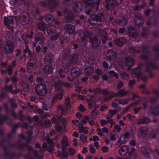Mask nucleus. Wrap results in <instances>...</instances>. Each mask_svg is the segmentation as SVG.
Listing matches in <instances>:
<instances>
[{
    "mask_svg": "<svg viewBox=\"0 0 159 159\" xmlns=\"http://www.w3.org/2000/svg\"><path fill=\"white\" fill-rule=\"evenodd\" d=\"M55 80H56L54 86L56 93H55V95L54 96L53 98L52 97V98H53L52 101L58 98L60 100L62 98L63 91L61 89V85H63L67 87L70 86V85L67 83H61L60 82H59V80H58V77H56Z\"/></svg>",
    "mask_w": 159,
    "mask_h": 159,
    "instance_id": "f257e3e1",
    "label": "nucleus"
},
{
    "mask_svg": "<svg viewBox=\"0 0 159 159\" xmlns=\"http://www.w3.org/2000/svg\"><path fill=\"white\" fill-rule=\"evenodd\" d=\"M104 20V17L101 13L98 14L97 15H92L89 18V21L92 25L96 24L98 21L102 22Z\"/></svg>",
    "mask_w": 159,
    "mask_h": 159,
    "instance_id": "f03ea898",
    "label": "nucleus"
},
{
    "mask_svg": "<svg viewBox=\"0 0 159 159\" xmlns=\"http://www.w3.org/2000/svg\"><path fill=\"white\" fill-rule=\"evenodd\" d=\"M35 91L37 95L39 96H44L48 92L47 87L43 84L36 85L35 87Z\"/></svg>",
    "mask_w": 159,
    "mask_h": 159,
    "instance_id": "7ed1b4c3",
    "label": "nucleus"
},
{
    "mask_svg": "<svg viewBox=\"0 0 159 159\" xmlns=\"http://www.w3.org/2000/svg\"><path fill=\"white\" fill-rule=\"evenodd\" d=\"M123 1V0H106V8L108 9L113 10L116 7L121 4Z\"/></svg>",
    "mask_w": 159,
    "mask_h": 159,
    "instance_id": "20e7f679",
    "label": "nucleus"
},
{
    "mask_svg": "<svg viewBox=\"0 0 159 159\" xmlns=\"http://www.w3.org/2000/svg\"><path fill=\"white\" fill-rule=\"evenodd\" d=\"M56 28L53 25L50 26L47 29L48 34L51 36L50 38L51 40H55L58 38L59 34L56 32Z\"/></svg>",
    "mask_w": 159,
    "mask_h": 159,
    "instance_id": "39448f33",
    "label": "nucleus"
},
{
    "mask_svg": "<svg viewBox=\"0 0 159 159\" xmlns=\"http://www.w3.org/2000/svg\"><path fill=\"white\" fill-rule=\"evenodd\" d=\"M83 4L85 5L84 8L87 15H89L91 12V9L93 8L95 4L93 0H88L83 2Z\"/></svg>",
    "mask_w": 159,
    "mask_h": 159,
    "instance_id": "423d86ee",
    "label": "nucleus"
},
{
    "mask_svg": "<svg viewBox=\"0 0 159 159\" xmlns=\"http://www.w3.org/2000/svg\"><path fill=\"white\" fill-rule=\"evenodd\" d=\"M15 17L12 16H4V23L5 25L7 26V27L9 29H11V31L13 33L14 30L12 29L13 27V25L14 24V18H15Z\"/></svg>",
    "mask_w": 159,
    "mask_h": 159,
    "instance_id": "0eeeda50",
    "label": "nucleus"
},
{
    "mask_svg": "<svg viewBox=\"0 0 159 159\" xmlns=\"http://www.w3.org/2000/svg\"><path fill=\"white\" fill-rule=\"evenodd\" d=\"M19 19L20 23L23 25H26L29 22V17L26 13L22 14L19 16H17L16 20Z\"/></svg>",
    "mask_w": 159,
    "mask_h": 159,
    "instance_id": "6e6552de",
    "label": "nucleus"
},
{
    "mask_svg": "<svg viewBox=\"0 0 159 159\" xmlns=\"http://www.w3.org/2000/svg\"><path fill=\"white\" fill-rule=\"evenodd\" d=\"M66 122V119L64 117L62 118L61 119V121L56 125L55 126L56 130L57 131H61L66 127L65 124Z\"/></svg>",
    "mask_w": 159,
    "mask_h": 159,
    "instance_id": "1a4fd4ad",
    "label": "nucleus"
},
{
    "mask_svg": "<svg viewBox=\"0 0 159 159\" xmlns=\"http://www.w3.org/2000/svg\"><path fill=\"white\" fill-rule=\"evenodd\" d=\"M128 18L126 16H118L115 20L114 23L115 25H117L119 26L125 25L127 21Z\"/></svg>",
    "mask_w": 159,
    "mask_h": 159,
    "instance_id": "9d476101",
    "label": "nucleus"
},
{
    "mask_svg": "<svg viewBox=\"0 0 159 159\" xmlns=\"http://www.w3.org/2000/svg\"><path fill=\"white\" fill-rule=\"evenodd\" d=\"M101 92L104 95V99L105 101L115 97L114 96L115 93L112 92H109L106 89H104L101 90Z\"/></svg>",
    "mask_w": 159,
    "mask_h": 159,
    "instance_id": "9b49d317",
    "label": "nucleus"
},
{
    "mask_svg": "<svg viewBox=\"0 0 159 159\" xmlns=\"http://www.w3.org/2000/svg\"><path fill=\"white\" fill-rule=\"evenodd\" d=\"M80 73V70L78 68H72L70 70V75H68V79L70 80H72L71 77H77Z\"/></svg>",
    "mask_w": 159,
    "mask_h": 159,
    "instance_id": "f8f14e48",
    "label": "nucleus"
},
{
    "mask_svg": "<svg viewBox=\"0 0 159 159\" xmlns=\"http://www.w3.org/2000/svg\"><path fill=\"white\" fill-rule=\"evenodd\" d=\"M142 65L139 66L136 68L132 70L131 75L134 77H136L139 79L141 75V73L140 72V69Z\"/></svg>",
    "mask_w": 159,
    "mask_h": 159,
    "instance_id": "ddd939ff",
    "label": "nucleus"
},
{
    "mask_svg": "<svg viewBox=\"0 0 159 159\" xmlns=\"http://www.w3.org/2000/svg\"><path fill=\"white\" fill-rule=\"evenodd\" d=\"M134 21L135 24L138 26H142L143 23V21L142 18V16L140 14L135 15Z\"/></svg>",
    "mask_w": 159,
    "mask_h": 159,
    "instance_id": "4468645a",
    "label": "nucleus"
},
{
    "mask_svg": "<svg viewBox=\"0 0 159 159\" xmlns=\"http://www.w3.org/2000/svg\"><path fill=\"white\" fill-rule=\"evenodd\" d=\"M92 34L91 32L86 30L84 31V33L78 34L79 38L82 41H85L86 38L89 37Z\"/></svg>",
    "mask_w": 159,
    "mask_h": 159,
    "instance_id": "2eb2a0df",
    "label": "nucleus"
},
{
    "mask_svg": "<svg viewBox=\"0 0 159 159\" xmlns=\"http://www.w3.org/2000/svg\"><path fill=\"white\" fill-rule=\"evenodd\" d=\"M134 63V59L131 57H127L125 58V65L128 67V69L129 70V67L132 66Z\"/></svg>",
    "mask_w": 159,
    "mask_h": 159,
    "instance_id": "dca6fc26",
    "label": "nucleus"
},
{
    "mask_svg": "<svg viewBox=\"0 0 159 159\" xmlns=\"http://www.w3.org/2000/svg\"><path fill=\"white\" fill-rule=\"evenodd\" d=\"M4 48L7 53H9L11 52L13 49L12 42L10 41H7L5 45Z\"/></svg>",
    "mask_w": 159,
    "mask_h": 159,
    "instance_id": "f3484780",
    "label": "nucleus"
},
{
    "mask_svg": "<svg viewBox=\"0 0 159 159\" xmlns=\"http://www.w3.org/2000/svg\"><path fill=\"white\" fill-rule=\"evenodd\" d=\"M106 58L108 60L115 59L116 57L115 52L112 50H111L107 52L106 54Z\"/></svg>",
    "mask_w": 159,
    "mask_h": 159,
    "instance_id": "a211bd4d",
    "label": "nucleus"
},
{
    "mask_svg": "<svg viewBox=\"0 0 159 159\" xmlns=\"http://www.w3.org/2000/svg\"><path fill=\"white\" fill-rule=\"evenodd\" d=\"M129 148L126 145H123L120 147L119 150V153L122 156L125 155L129 151Z\"/></svg>",
    "mask_w": 159,
    "mask_h": 159,
    "instance_id": "6ab92c4d",
    "label": "nucleus"
},
{
    "mask_svg": "<svg viewBox=\"0 0 159 159\" xmlns=\"http://www.w3.org/2000/svg\"><path fill=\"white\" fill-rule=\"evenodd\" d=\"M73 8L76 12H80L82 8V4L80 2L74 3Z\"/></svg>",
    "mask_w": 159,
    "mask_h": 159,
    "instance_id": "aec40b11",
    "label": "nucleus"
},
{
    "mask_svg": "<svg viewBox=\"0 0 159 159\" xmlns=\"http://www.w3.org/2000/svg\"><path fill=\"white\" fill-rule=\"evenodd\" d=\"M66 31L69 34H72L75 31L74 26L71 24H67L65 26Z\"/></svg>",
    "mask_w": 159,
    "mask_h": 159,
    "instance_id": "412c9836",
    "label": "nucleus"
},
{
    "mask_svg": "<svg viewBox=\"0 0 159 159\" xmlns=\"http://www.w3.org/2000/svg\"><path fill=\"white\" fill-rule=\"evenodd\" d=\"M148 129L145 127H142L140 130L139 136L140 138H144L146 136L148 132Z\"/></svg>",
    "mask_w": 159,
    "mask_h": 159,
    "instance_id": "4be33fe9",
    "label": "nucleus"
},
{
    "mask_svg": "<svg viewBox=\"0 0 159 159\" xmlns=\"http://www.w3.org/2000/svg\"><path fill=\"white\" fill-rule=\"evenodd\" d=\"M115 44L118 46H122L125 43V40L124 38L120 37L114 41Z\"/></svg>",
    "mask_w": 159,
    "mask_h": 159,
    "instance_id": "5701e85b",
    "label": "nucleus"
},
{
    "mask_svg": "<svg viewBox=\"0 0 159 159\" xmlns=\"http://www.w3.org/2000/svg\"><path fill=\"white\" fill-rule=\"evenodd\" d=\"M75 152V150L72 148H70L69 149L68 152H64L63 153L62 156L65 158H66L67 157V154L70 156H72L74 154Z\"/></svg>",
    "mask_w": 159,
    "mask_h": 159,
    "instance_id": "b1692460",
    "label": "nucleus"
},
{
    "mask_svg": "<svg viewBox=\"0 0 159 159\" xmlns=\"http://www.w3.org/2000/svg\"><path fill=\"white\" fill-rule=\"evenodd\" d=\"M125 143V140L123 134L121 135L116 143V144L118 146Z\"/></svg>",
    "mask_w": 159,
    "mask_h": 159,
    "instance_id": "393cba45",
    "label": "nucleus"
},
{
    "mask_svg": "<svg viewBox=\"0 0 159 159\" xmlns=\"http://www.w3.org/2000/svg\"><path fill=\"white\" fill-rule=\"evenodd\" d=\"M78 131L80 133H83L85 134H87L89 133L88 131L87 130V128L83 127L82 123H80L79 125Z\"/></svg>",
    "mask_w": 159,
    "mask_h": 159,
    "instance_id": "a878e982",
    "label": "nucleus"
},
{
    "mask_svg": "<svg viewBox=\"0 0 159 159\" xmlns=\"http://www.w3.org/2000/svg\"><path fill=\"white\" fill-rule=\"evenodd\" d=\"M109 30L108 29L106 30H101V31L100 32V35H102V36L103 37V39L102 40L103 43H106V41L105 40L107 39V33L108 32Z\"/></svg>",
    "mask_w": 159,
    "mask_h": 159,
    "instance_id": "bb28decb",
    "label": "nucleus"
},
{
    "mask_svg": "<svg viewBox=\"0 0 159 159\" xmlns=\"http://www.w3.org/2000/svg\"><path fill=\"white\" fill-rule=\"evenodd\" d=\"M92 45L93 47H95L99 45L100 42L97 38L95 37L94 38H90Z\"/></svg>",
    "mask_w": 159,
    "mask_h": 159,
    "instance_id": "cd10ccee",
    "label": "nucleus"
},
{
    "mask_svg": "<svg viewBox=\"0 0 159 159\" xmlns=\"http://www.w3.org/2000/svg\"><path fill=\"white\" fill-rule=\"evenodd\" d=\"M128 30L129 34L133 37H135L137 35V34L134 27L130 26Z\"/></svg>",
    "mask_w": 159,
    "mask_h": 159,
    "instance_id": "c85d7f7f",
    "label": "nucleus"
},
{
    "mask_svg": "<svg viewBox=\"0 0 159 159\" xmlns=\"http://www.w3.org/2000/svg\"><path fill=\"white\" fill-rule=\"evenodd\" d=\"M142 152L145 156L147 157H149L152 154L151 150L148 148H144Z\"/></svg>",
    "mask_w": 159,
    "mask_h": 159,
    "instance_id": "c756f323",
    "label": "nucleus"
},
{
    "mask_svg": "<svg viewBox=\"0 0 159 159\" xmlns=\"http://www.w3.org/2000/svg\"><path fill=\"white\" fill-rule=\"evenodd\" d=\"M36 67L35 65L33 62H28L27 65V70L28 72H30L31 71H33Z\"/></svg>",
    "mask_w": 159,
    "mask_h": 159,
    "instance_id": "7c9ffc66",
    "label": "nucleus"
},
{
    "mask_svg": "<svg viewBox=\"0 0 159 159\" xmlns=\"http://www.w3.org/2000/svg\"><path fill=\"white\" fill-rule=\"evenodd\" d=\"M150 111L154 115H158L159 114V106H157L153 108L151 107Z\"/></svg>",
    "mask_w": 159,
    "mask_h": 159,
    "instance_id": "2f4dec72",
    "label": "nucleus"
},
{
    "mask_svg": "<svg viewBox=\"0 0 159 159\" xmlns=\"http://www.w3.org/2000/svg\"><path fill=\"white\" fill-rule=\"evenodd\" d=\"M44 70L47 74H49L52 71V66L50 65H46L44 66Z\"/></svg>",
    "mask_w": 159,
    "mask_h": 159,
    "instance_id": "473e14b6",
    "label": "nucleus"
},
{
    "mask_svg": "<svg viewBox=\"0 0 159 159\" xmlns=\"http://www.w3.org/2000/svg\"><path fill=\"white\" fill-rule=\"evenodd\" d=\"M150 120L149 119L146 118H143L142 119L140 118L137 121V123L138 125H139L142 123H148Z\"/></svg>",
    "mask_w": 159,
    "mask_h": 159,
    "instance_id": "72a5a7b5",
    "label": "nucleus"
},
{
    "mask_svg": "<svg viewBox=\"0 0 159 159\" xmlns=\"http://www.w3.org/2000/svg\"><path fill=\"white\" fill-rule=\"evenodd\" d=\"M84 72L87 75H90L93 73V69L90 66L87 67L85 69Z\"/></svg>",
    "mask_w": 159,
    "mask_h": 159,
    "instance_id": "f704fd0d",
    "label": "nucleus"
},
{
    "mask_svg": "<svg viewBox=\"0 0 159 159\" xmlns=\"http://www.w3.org/2000/svg\"><path fill=\"white\" fill-rule=\"evenodd\" d=\"M127 93L126 91H125L124 90H120L117 93H115L114 96L115 97L119 96L121 97L123 96H125Z\"/></svg>",
    "mask_w": 159,
    "mask_h": 159,
    "instance_id": "c9c22d12",
    "label": "nucleus"
},
{
    "mask_svg": "<svg viewBox=\"0 0 159 159\" xmlns=\"http://www.w3.org/2000/svg\"><path fill=\"white\" fill-rule=\"evenodd\" d=\"M58 5V3L54 0H52L49 3V7L51 9H54L57 7Z\"/></svg>",
    "mask_w": 159,
    "mask_h": 159,
    "instance_id": "e433bc0d",
    "label": "nucleus"
},
{
    "mask_svg": "<svg viewBox=\"0 0 159 159\" xmlns=\"http://www.w3.org/2000/svg\"><path fill=\"white\" fill-rule=\"evenodd\" d=\"M116 101L118 102L119 104L121 105H125L128 103L129 99H116L115 100Z\"/></svg>",
    "mask_w": 159,
    "mask_h": 159,
    "instance_id": "4c0bfd02",
    "label": "nucleus"
},
{
    "mask_svg": "<svg viewBox=\"0 0 159 159\" xmlns=\"http://www.w3.org/2000/svg\"><path fill=\"white\" fill-rule=\"evenodd\" d=\"M46 20L48 23H51L53 21L54 18L52 15H48L46 16Z\"/></svg>",
    "mask_w": 159,
    "mask_h": 159,
    "instance_id": "58836bf2",
    "label": "nucleus"
},
{
    "mask_svg": "<svg viewBox=\"0 0 159 159\" xmlns=\"http://www.w3.org/2000/svg\"><path fill=\"white\" fill-rule=\"evenodd\" d=\"M38 27L40 30L42 31H44L45 30L46 28L45 23L43 22H39L38 24Z\"/></svg>",
    "mask_w": 159,
    "mask_h": 159,
    "instance_id": "ea45409f",
    "label": "nucleus"
},
{
    "mask_svg": "<svg viewBox=\"0 0 159 159\" xmlns=\"http://www.w3.org/2000/svg\"><path fill=\"white\" fill-rule=\"evenodd\" d=\"M34 39L36 42L40 41V42L39 43L40 44H43L44 43V38L43 36L41 37H35Z\"/></svg>",
    "mask_w": 159,
    "mask_h": 159,
    "instance_id": "a19ab883",
    "label": "nucleus"
},
{
    "mask_svg": "<svg viewBox=\"0 0 159 159\" xmlns=\"http://www.w3.org/2000/svg\"><path fill=\"white\" fill-rule=\"evenodd\" d=\"M109 113L106 116H108L110 118L116 115L117 111L116 110H109Z\"/></svg>",
    "mask_w": 159,
    "mask_h": 159,
    "instance_id": "79ce46f5",
    "label": "nucleus"
},
{
    "mask_svg": "<svg viewBox=\"0 0 159 159\" xmlns=\"http://www.w3.org/2000/svg\"><path fill=\"white\" fill-rule=\"evenodd\" d=\"M61 144L63 147H66L68 145V139L66 137H63L61 141Z\"/></svg>",
    "mask_w": 159,
    "mask_h": 159,
    "instance_id": "37998d69",
    "label": "nucleus"
},
{
    "mask_svg": "<svg viewBox=\"0 0 159 159\" xmlns=\"http://www.w3.org/2000/svg\"><path fill=\"white\" fill-rule=\"evenodd\" d=\"M148 33V29L146 27H143L142 32V35L146 38L147 37Z\"/></svg>",
    "mask_w": 159,
    "mask_h": 159,
    "instance_id": "c03bdc74",
    "label": "nucleus"
},
{
    "mask_svg": "<svg viewBox=\"0 0 159 159\" xmlns=\"http://www.w3.org/2000/svg\"><path fill=\"white\" fill-rule=\"evenodd\" d=\"M110 139L111 141H115L116 139V132L115 131H111L110 136Z\"/></svg>",
    "mask_w": 159,
    "mask_h": 159,
    "instance_id": "a18cd8bd",
    "label": "nucleus"
},
{
    "mask_svg": "<svg viewBox=\"0 0 159 159\" xmlns=\"http://www.w3.org/2000/svg\"><path fill=\"white\" fill-rule=\"evenodd\" d=\"M114 131L116 132L117 133L120 132L121 130L120 126L118 125H116L114 127Z\"/></svg>",
    "mask_w": 159,
    "mask_h": 159,
    "instance_id": "49530a36",
    "label": "nucleus"
},
{
    "mask_svg": "<svg viewBox=\"0 0 159 159\" xmlns=\"http://www.w3.org/2000/svg\"><path fill=\"white\" fill-rule=\"evenodd\" d=\"M138 49V48H134V47H131L129 49V51L131 53H136L138 52L139 51H137Z\"/></svg>",
    "mask_w": 159,
    "mask_h": 159,
    "instance_id": "de8ad7c7",
    "label": "nucleus"
},
{
    "mask_svg": "<svg viewBox=\"0 0 159 159\" xmlns=\"http://www.w3.org/2000/svg\"><path fill=\"white\" fill-rule=\"evenodd\" d=\"M109 73L112 76H114L116 79L118 78V76L116 72L113 70H111L109 71Z\"/></svg>",
    "mask_w": 159,
    "mask_h": 159,
    "instance_id": "09e8293b",
    "label": "nucleus"
},
{
    "mask_svg": "<svg viewBox=\"0 0 159 159\" xmlns=\"http://www.w3.org/2000/svg\"><path fill=\"white\" fill-rule=\"evenodd\" d=\"M120 76L122 78L126 80L128 79L129 78V75L125 72L121 73Z\"/></svg>",
    "mask_w": 159,
    "mask_h": 159,
    "instance_id": "8fccbe9b",
    "label": "nucleus"
},
{
    "mask_svg": "<svg viewBox=\"0 0 159 159\" xmlns=\"http://www.w3.org/2000/svg\"><path fill=\"white\" fill-rule=\"evenodd\" d=\"M85 21L84 20V17L83 16H80V20L77 21V23H79L80 25H83V23H84Z\"/></svg>",
    "mask_w": 159,
    "mask_h": 159,
    "instance_id": "3c124183",
    "label": "nucleus"
},
{
    "mask_svg": "<svg viewBox=\"0 0 159 159\" xmlns=\"http://www.w3.org/2000/svg\"><path fill=\"white\" fill-rule=\"evenodd\" d=\"M80 140L84 143L85 142L87 139L86 136L83 134L81 135L80 136Z\"/></svg>",
    "mask_w": 159,
    "mask_h": 159,
    "instance_id": "603ef678",
    "label": "nucleus"
},
{
    "mask_svg": "<svg viewBox=\"0 0 159 159\" xmlns=\"http://www.w3.org/2000/svg\"><path fill=\"white\" fill-rule=\"evenodd\" d=\"M108 108V106L107 105L104 104L100 108V110L102 111H103L106 110Z\"/></svg>",
    "mask_w": 159,
    "mask_h": 159,
    "instance_id": "864d4df0",
    "label": "nucleus"
},
{
    "mask_svg": "<svg viewBox=\"0 0 159 159\" xmlns=\"http://www.w3.org/2000/svg\"><path fill=\"white\" fill-rule=\"evenodd\" d=\"M47 141L48 143L51 147H52L55 145V143L53 142V141L49 138H47Z\"/></svg>",
    "mask_w": 159,
    "mask_h": 159,
    "instance_id": "5fc2aeb1",
    "label": "nucleus"
},
{
    "mask_svg": "<svg viewBox=\"0 0 159 159\" xmlns=\"http://www.w3.org/2000/svg\"><path fill=\"white\" fill-rule=\"evenodd\" d=\"M146 3L145 2H143L142 4L139 6H136L135 7L136 9H142L143 8L146 6Z\"/></svg>",
    "mask_w": 159,
    "mask_h": 159,
    "instance_id": "6e6d98bb",
    "label": "nucleus"
},
{
    "mask_svg": "<svg viewBox=\"0 0 159 159\" xmlns=\"http://www.w3.org/2000/svg\"><path fill=\"white\" fill-rule=\"evenodd\" d=\"M78 57L77 55L75 54L73 55L71 59V61L73 63H75L77 61Z\"/></svg>",
    "mask_w": 159,
    "mask_h": 159,
    "instance_id": "4d7b16f0",
    "label": "nucleus"
},
{
    "mask_svg": "<svg viewBox=\"0 0 159 159\" xmlns=\"http://www.w3.org/2000/svg\"><path fill=\"white\" fill-rule=\"evenodd\" d=\"M107 120H108V123H110L111 125H113L114 124V121L112 119L110 118L108 116H106Z\"/></svg>",
    "mask_w": 159,
    "mask_h": 159,
    "instance_id": "13d9d810",
    "label": "nucleus"
},
{
    "mask_svg": "<svg viewBox=\"0 0 159 159\" xmlns=\"http://www.w3.org/2000/svg\"><path fill=\"white\" fill-rule=\"evenodd\" d=\"M89 150L90 152L91 153H94L95 152V150L93 147V146L92 144H90L89 145Z\"/></svg>",
    "mask_w": 159,
    "mask_h": 159,
    "instance_id": "bf43d9fd",
    "label": "nucleus"
},
{
    "mask_svg": "<svg viewBox=\"0 0 159 159\" xmlns=\"http://www.w3.org/2000/svg\"><path fill=\"white\" fill-rule=\"evenodd\" d=\"M70 99L69 98H67L65 100V104L66 106L69 107L70 106Z\"/></svg>",
    "mask_w": 159,
    "mask_h": 159,
    "instance_id": "052dcab7",
    "label": "nucleus"
},
{
    "mask_svg": "<svg viewBox=\"0 0 159 159\" xmlns=\"http://www.w3.org/2000/svg\"><path fill=\"white\" fill-rule=\"evenodd\" d=\"M100 123L102 126H104L108 123V120H107V121L104 120H102L100 121Z\"/></svg>",
    "mask_w": 159,
    "mask_h": 159,
    "instance_id": "680f3d73",
    "label": "nucleus"
},
{
    "mask_svg": "<svg viewBox=\"0 0 159 159\" xmlns=\"http://www.w3.org/2000/svg\"><path fill=\"white\" fill-rule=\"evenodd\" d=\"M22 87H23V91H27L29 90V86L27 84L23 85L22 86Z\"/></svg>",
    "mask_w": 159,
    "mask_h": 159,
    "instance_id": "e2e57ef3",
    "label": "nucleus"
},
{
    "mask_svg": "<svg viewBox=\"0 0 159 159\" xmlns=\"http://www.w3.org/2000/svg\"><path fill=\"white\" fill-rule=\"evenodd\" d=\"M99 139V137L97 135H95L93 136L92 138H90L89 139L90 141L93 140V141L98 140Z\"/></svg>",
    "mask_w": 159,
    "mask_h": 159,
    "instance_id": "0e129e2a",
    "label": "nucleus"
},
{
    "mask_svg": "<svg viewBox=\"0 0 159 159\" xmlns=\"http://www.w3.org/2000/svg\"><path fill=\"white\" fill-rule=\"evenodd\" d=\"M44 124L46 126H50L51 123L48 119H46L44 121Z\"/></svg>",
    "mask_w": 159,
    "mask_h": 159,
    "instance_id": "69168bd1",
    "label": "nucleus"
},
{
    "mask_svg": "<svg viewBox=\"0 0 159 159\" xmlns=\"http://www.w3.org/2000/svg\"><path fill=\"white\" fill-rule=\"evenodd\" d=\"M59 73L60 77L63 78L64 77L65 75L63 72L62 70V69H61L59 70Z\"/></svg>",
    "mask_w": 159,
    "mask_h": 159,
    "instance_id": "338daca9",
    "label": "nucleus"
},
{
    "mask_svg": "<svg viewBox=\"0 0 159 159\" xmlns=\"http://www.w3.org/2000/svg\"><path fill=\"white\" fill-rule=\"evenodd\" d=\"M123 83L121 81H119L117 86V88L120 89L123 86Z\"/></svg>",
    "mask_w": 159,
    "mask_h": 159,
    "instance_id": "774afa93",
    "label": "nucleus"
}]
</instances>
